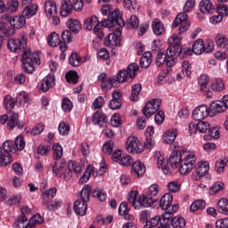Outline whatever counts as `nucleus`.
Returning a JSON list of instances; mask_svg holds the SVG:
<instances>
[{"mask_svg": "<svg viewBox=\"0 0 228 228\" xmlns=\"http://www.w3.org/2000/svg\"><path fill=\"white\" fill-rule=\"evenodd\" d=\"M196 161L197 155L195 154V151H183V159L179 165V172L181 175H188V174L193 170Z\"/></svg>", "mask_w": 228, "mask_h": 228, "instance_id": "1", "label": "nucleus"}, {"mask_svg": "<svg viewBox=\"0 0 228 228\" xmlns=\"http://www.w3.org/2000/svg\"><path fill=\"white\" fill-rule=\"evenodd\" d=\"M33 61H35L37 65H40V54L38 52L31 53V50H25L22 54L21 62L22 69L27 74H32L35 71Z\"/></svg>", "mask_w": 228, "mask_h": 228, "instance_id": "2", "label": "nucleus"}, {"mask_svg": "<svg viewBox=\"0 0 228 228\" xmlns=\"http://www.w3.org/2000/svg\"><path fill=\"white\" fill-rule=\"evenodd\" d=\"M84 28L87 31H94L98 38L104 37L102 31V24L99 21V18L95 15L91 16L84 20Z\"/></svg>", "mask_w": 228, "mask_h": 228, "instance_id": "3", "label": "nucleus"}, {"mask_svg": "<svg viewBox=\"0 0 228 228\" xmlns=\"http://www.w3.org/2000/svg\"><path fill=\"white\" fill-rule=\"evenodd\" d=\"M102 31L104 28H113V26H119V28H123L126 26L124 20L122 19V15L120 14V10H114L109 16L108 19L102 20Z\"/></svg>", "mask_w": 228, "mask_h": 228, "instance_id": "4", "label": "nucleus"}, {"mask_svg": "<svg viewBox=\"0 0 228 228\" xmlns=\"http://www.w3.org/2000/svg\"><path fill=\"white\" fill-rule=\"evenodd\" d=\"M140 67L136 63H131L126 67V69H120L118 72L116 82L126 83L128 79L136 77V72H138Z\"/></svg>", "mask_w": 228, "mask_h": 228, "instance_id": "5", "label": "nucleus"}, {"mask_svg": "<svg viewBox=\"0 0 228 228\" xmlns=\"http://www.w3.org/2000/svg\"><path fill=\"white\" fill-rule=\"evenodd\" d=\"M7 46L12 53H20L28 46V37L26 35H21L19 38L9 39Z\"/></svg>", "mask_w": 228, "mask_h": 228, "instance_id": "6", "label": "nucleus"}, {"mask_svg": "<svg viewBox=\"0 0 228 228\" xmlns=\"http://www.w3.org/2000/svg\"><path fill=\"white\" fill-rule=\"evenodd\" d=\"M178 33L183 35L190 29V21L188 20V14L186 12H180L175 19L172 24V28H177L179 26Z\"/></svg>", "mask_w": 228, "mask_h": 228, "instance_id": "7", "label": "nucleus"}, {"mask_svg": "<svg viewBox=\"0 0 228 228\" xmlns=\"http://www.w3.org/2000/svg\"><path fill=\"white\" fill-rule=\"evenodd\" d=\"M126 149L127 152H130L131 154H142V151H143V144L140 142V140L134 136H130L127 138L126 142Z\"/></svg>", "mask_w": 228, "mask_h": 228, "instance_id": "8", "label": "nucleus"}, {"mask_svg": "<svg viewBox=\"0 0 228 228\" xmlns=\"http://www.w3.org/2000/svg\"><path fill=\"white\" fill-rule=\"evenodd\" d=\"M161 106V100L159 99H153L150 102H148L144 108L142 109V113L146 117V118H151L158 110H159Z\"/></svg>", "mask_w": 228, "mask_h": 228, "instance_id": "9", "label": "nucleus"}, {"mask_svg": "<svg viewBox=\"0 0 228 228\" xmlns=\"http://www.w3.org/2000/svg\"><path fill=\"white\" fill-rule=\"evenodd\" d=\"M3 19L6 20V22H9L14 29H22V28L26 26V18L24 15L12 17L8 14H4Z\"/></svg>", "mask_w": 228, "mask_h": 228, "instance_id": "10", "label": "nucleus"}, {"mask_svg": "<svg viewBox=\"0 0 228 228\" xmlns=\"http://www.w3.org/2000/svg\"><path fill=\"white\" fill-rule=\"evenodd\" d=\"M81 169V165L79 163L70 160L68 163V167L64 168L61 178L65 181H70L72 178V171L75 172V174H80Z\"/></svg>", "mask_w": 228, "mask_h": 228, "instance_id": "11", "label": "nucleus"}, {"mask_svg": "<svg viewBox=\"0 0 228 228\" xmlns=\"http://www.w3.org/2000/svg\"><path fill=\"white\" fill-rule=\"evenodd\" d=\"M122 40V28L119 27L115 29L112 33L109 34L104 41V45L107 47L111 45L118 46L120 45V41Z\"/></svg>", "mask_w": 228, "mask_h": 228, "instance_id": "12", "label": "nucleus"}, {"mask_svg": "<svg viewBox=\"0 0 228 228\" xmlns=\"http://www.w3.org/2000/svg\"><path fill=\"white\" fill-rule=\"evenodd\" d=\"M192 116L194 120L202 121L204 118L211 117V110L206 105H200L193 110Z\"/></svg>", "mask_w": 228, "mask_h": 228, "instance_id": "13", "label": "nucleus"}, {"mask_svg": "<svg viewBox=\"0 0 228 228\" xmlns=\"http://www.w3.org/2000/svg\"><path fill=\"white\" fill-rule=\"evenodd\" d=\"M155 158L157 159L158 168H161L163 174H165V175H168V174H170V167H168V160L165 159V155L160 151H156Z\"/></svg>", "mask_w": 228, "mask_h": 228, "instance_id": "14", "label": "nucleus"}, {"mask_svg": "<svg viewBox=\"0 0 228 228\" xmlns=\"http://www.w3.org/2000/svg\"><path fill=\"white\" fill-rule=\"evenodd\" d=\"M181 54V49L174 51V47L167 48L166 53V65L167 67H174L177 63V56Z\"/></svg>", "mask_w": 228, "mask_h": 228, "instance_id": "15", "label": "nucleus"}, {"mask_svg": "<svg viewBox=\"0 0 228 228\" xmlns=\"http://www.w3.org/2000/svg\"><path fill=\"white\" fill-rule=\"evenodd\" d=\"M15 127H17V129H22L24 127V122L19 121V114L12 113L7 120V129L13 131Z\"/></svg>", "mask_w": 228, "mask_h": 228, "instance_id": "16", "label": "nucleus"}, {"mask_svg": "<svg viewBox=\"0 0 228 228\" xmlns=\"http://www.w3.org/2000/svg\"><path fill=\"white\" fill-rule=\"evenodd\" d=\"M92 122L94 126H99V127H106L108 118L106 114L97 110L92 117Z\"/></svg>", "mask_w": 228, "mask_h": 228, "instance_id": "17", "label": "nucleus"}, {"mask_svg": "<svg viewBox=\"0 0 228 228\" xmlns=\"http://www.w3.org/2000/svg\"><path fill=\"white\" fill-rule=\"evenodd\" d=\"M54 76L47 75L43 78V80L39 83L38 88L42 90V92H48L49 88H53L54 86Z\"/></svg>", "mask_w": 228, "mask_h": 228, "instance_id": "18", "label": "nucleus"}, {"mask_svg": "<svg viewBox=\"0 0 228 228\" xmlns=\"http://www.w3.org/2000/svg\"><path fill=\"white\" fill-rule=\"evenodd\" d=\"M183 161V151H175L170 154L169 163L173 168H177Z\"/></svg>", "mask_w": 228, "mask_h": 228, "instance_id": "19", "label": "nucleus"}, {"mask_svg": "<svg viewBox=\"0 0 228 228\" xmlns=\"http://www.w3.org/2000/svg\"><path fill=\"white\" fill-rule=\"evenodd\" d=\"M87 201H83L82 200H77L74 203L73 209L77 215H79L80 216H85L86 215V209H87Z\"/></svg>", "mask_w": 228, "mask_h": 228, "instance_id": "20", "label": "nucleus"}, {"mask_svg": "<svg viewBox=\"0 0 228 228\" xmlns=\"http://www.w3.org/2000/svg\"><path fill=\"white\" fill-rule=\"evenodd\" d=\"M147 168L145 165L142 164L141 160H137L132 164V174L137 175V177H142L145 174Z\"/></svg>", "mask_w": 228, "mask_h": 228, "instance_id": "21", "label": "nucleus"}, {"mask_svg": "<svg viewBox=\"0 0 228 228\" xmlns=\"http://www.w3.org/2000/svg\"><path fill=\"white\" fill-rule=\"evenodd\" d=\"M45 12L46 17H53V15H58V7L56 6V3L52 0H47L45 3Z\"/></svg>", "mask_w": 228, "mask_h": 228, "instance_id": "22", "label": "nucleus"}, {"mask_svg": "<svg viewBox=\"0 0 228 228\" xmlns=\"http://www.w3.org/2000/svg\"><path fill=\"white\" fill-rule=\"evenodd\" d=\"M183 38L177 34H174L172 37H170L167 40L169 44L168 49H171L173 47V51H177V49H180V53H183V47H181V41Z\"/></svg>", "mask_w": 228, "mask_h": 228, "instance_id": "23", "label": "nucleus"}, {"mask_svg": "<svg viewBox=\"0 0 228 228\" xmlns=\"http://www.w3.org/2000/svg\"><path fill=\"white\" fill-rule=\"evenodd\" d=\"M73 5L70 0H62L61 2V16L69 17L72 13Z\"/></svg>", "mask_w": 228, "mask_h": 228, "instance_id": "24", "label": "nucleus"}, {"mask_svg": "<svg viewBox=\"0 0 228 228\" xmlns=\"http://www.w3.org/2000/svg\"><path fill=\"white\" fill-rule=\"evenodd\" d=\"M174 200V196L170 193L164 194L159 200V207L161 209H172V201Z\"/></svg>", "mask_w": 228, "mask_h": 228, "instance_id": "25", "label": "nucleus"}, {"mask_svg": "<svg viewBox=\"0 0 228 228\" xmlns=\"http://www.w3.org/2000/svg\"><path fill=\"white\" fill-rule=\"evenodd\" d=\"M200 11L201 13H213L215 12V5L211 0H201L200 2Z\"/></svg>", "mask_w": 228, "mask_h": 228, "instance_id": "26", "label": "nucleus"}, {"mask_svg": "<svg viewBox=\"0 0 228 228\" xmlns=\"http://www.w3.org/2000/svg\"><path fill=\"white\" fill-rule=\"evenodd\" d=\"M210 117H215L216 113H224L225 111V105H224V102H212L210 104Z\"/></svg>", "mask_w": 228, "mask_h": 228, "instance_id": "27", "label": "nucleus"}, {"mask_svg": "<svg viewBox=\"0 0 228 228\" xmlns=\"http://www.w3.org/2000/svg\"><path fill=\"white\" fill-rule=\"evenodd\" d=\"M50 168H52V172H53L56 177H60L61 179L63 177V172L65 171V164L60 163L59 161H55L54 164H52Z\"/></svg>", "mask_w": 228, "mask_h": 228, "instance_id": "28", "label": "nucleus"}, {"mask_svg": "<svg viewBox=\"0 0 228 228\" xmlns=\"http://www.w3.org/2000/svg\"><path fill=\"white\" fill-rule=\"evenodd\" d=\"M154 202H157L156 199L148 196V194H142L139 198V208L140 206H142V208H151V206L154 205Z\"/></svg>", "mask_w": 228, "mask_h": 228, "instance_id": "29", "label": "nucleus"}, {"mask_svg": "<svg viewBox=\"0 0 228 228\" xmlns=\"http://www.w3.org/2000/svg\"><path fill=\"white\" fill-rule=\"evenodd\" d=\"M43 206H45V208L48 209V211H56L58 208H61V200L54 201L53 200H42Z\"/></svg>", "mask_w": 228, "mask_h": 228, "instance_id": "30", "label": "nucleus"}, {"mask_svg": "<svg viewBox=\"0 0 228 228\" xmlns=\"http://www.w3.org/2000/svg\"><path fill=\"white\" fill-rule=\"evenodd\" d=\"M151 28L154 35H156L157 37H159L163 35V31H165V25H163L161 20H159V19H155L151 22Z\"/></svg>", "mask_w": 228, "mask_h": 228, "instance_id": "31", "label": "nucleus"}, {"mask_svg": "<svg viewBox=\"0 0 228 228\" xmlns=\"http://www.w3.org/2000/svg\"><path fill=\"white\" fill-rule=\"evenodd\" d=\"M177 134L178 132L175 128L167 130L163 137L164 143H174V142H175V138H177Z\"/></svg>", "mask_w": 228, "mask_h": 228, "instance_id": "32", "label": "nucleus"}, {"mask_svg": "<svg viewBox=\"0 0 228 228\" xmlns=\"http://www.w3.org/2000/svg\"><path fill=\"white\" fill-rule=\"evenodd\" d=\"M139 63L142 69L151 67L152 63V53L151 52H145L141 57Z\"/></svg>", "mask_w": 228, "mask_h": 228, "instance_id": "33", "label": "nucleus"}, {"mask_svg": "<svg viewBox=\"0 0 228 228\" xmlns=\"http://www.w3.org/2000/svg\"><path fill=\"white\" fill-rule=\"evenodd\" d=\"M209 172V163L207 161L199 162L196 166V173L199 177L206 175Z\"/></svg>", "mask_w": 228, "mask_h": 228, "instance_id": "34", "label": "nucleus"}, {"mask_svg": "<svg viewBox=\"0 0 228 228\" xmlns=\"http://www.w3.org/2000/svg\"><path fill=\"white\" fill-rule=\"evenodd\" d=\"M118 213L121 216H124L125 220H134V216L129 214V209H127V204L126 202L119 205Z\"/></svg>", "mask_w": 228, "mask_h": 228, "instance_id": "35", "label": "nucleus"}, {"mask_svg": "<svg viewBox=\"0 0 228 228\" xmlns=\"http://www.w3.org/2000/svg\"><path fill=\"white\" fill-rule=\"evenodd\" d=\"M13 161V159L12 158V155L8 152L3 153V149L0 147V165L2 167H8L10 163Z\"/></svg>", "mask_w": 228, "mask_h": 228, "instance_id": "36", "label": "nucleus"}, {"mask_svg": "<svg viewBox=\"0 0 228 228\" xmlns=\"http://www.w3.org/2000/svg\"><path fill=\"white\" fill-rule=\"evenodd\" d=\"M138 197V191H132L128 193V202L134 206V209L140 208V199Z\"/></svg>", "mask_w": 228, "mask_h": 228, "instance_id": "37", "label": "nucleus"}, {"mask_svg": "<svg viewBox=\"0 0 228 228\" xmlns=\"http://www.w3.org/2000/svg\"><path fill=\"white\" fill-rule=\"evenodd\" d=\"M208 135H204V140H211V138L218 140L220 138V128L218 126L208 128Z\"/></svg>", "mask_w": 228, "mask_h": 228, "instance_id": "38", "label": "nucleus"}, {"mask_svg": "<svg viewBox=\"0 0 228 228\" xmlns=\"http://www.w3.org/2000/svg\"><path fill=\"white\" fill-rule=\"evenodd\" d=\"M204 51V40L197 39L192 45V53H194V54L200 55Z\"/></svg>", "mask_w": 228, "mask_h": 228, "instance_id": "39", "label": "nucleus"}, {"mask_svg": "<svg viewBox=\"0 0 228 228\" xmlns=\"http://www.w3.org/2000/svg\"><path fill=\"white\" fill-rule=\"evenodd\" d=\"M217 210L222 215H226L228 216V200L226 198H222L217 202Z\"/></svg>", "mask_w": 228, "mask_h": 228, "instance_id": "40", "label": "nucleus"}, {"mask_svg": "<svg viewBox=\"0 0 228 228\" xmlns=\"http://www.w3.org/2000/svg\"><path fill=\"white\" fill-rule=\"evenodd\" d=\"M13 145L15 152H17V151H24L26 147L24 136L22 134L18 135L14 140Z\"/></svg>", "mask_w": 228, "mask_h": 228, "instance_id": "41", "label": "nucleus"}, {"mask_svg": "<svg viewBox=\"0 0 228 228\" xmlns=\"http://www.w3.org/2000/svg\"><path fill=\"white\" fill-rule=\"evenodd\" d=\"M67 26L72 33H79L81 30V23L77 20H69L67 21Z\"/></svg>", "mask_w": 228, "mask_h": 228, "instance_id": "42", "label": "nucleus"}, {"mask_svg": "<svg viewBox=\"0 0 228 228\" xmlns=\"http://www.w3.org/2000/svg\"><path fill=\"white\" fill-rule=\"evenodd\" d=\"M92 186H90L89 184L85 185L80 191L81 200H83L84 202H88L90 200Z\"/></svg>", "mask_w": 228, "mask_h": 228, "instance_id": "43", "label": "nucleus"}, {"mask_svg": "<svg viewBox=\"0 0 228 228\" xmlns=\"http://www.w3.org/2000/svg\"><path fill=\"white\" fill-rule=\"evenodd\" d=\"M225 89V84L221 78H216L211 85L213 92H223Z\"/></svg>", "mask_w": 228, "mask_h": 228, "instance_id": "44", "label": "nucleus"}, {"mask_svg": "<svg viewBox=\"0 0 228 228\" xmlns=\"http://www.w3.org/2000/svg\"><path fill=\"white\" fill-rule=\"evenodd\" d=\"M171 225L173 228H184L186 227V220L182 216H175L171 220Z\"/></svg>", "mask_w": 228, "mask_h": 228, "instance_id": "45", "label": "nucleus"}, {"mask_svg": "<svg viewBox=\"0 0 228 228\" xmlns=\"http://www.w3.org/2000/svg\"><path fill=\"white\" fill-rule=\"evenodd\" d=\"M16 102L11 95H6L4 97V107L7 111H12L15 108Z\"/></svg>", "mask_w": 228, "mask_h": 228, "instance_id": "46", "label": "nucleus"}, {"mask_svg": "<svg viewBox=\"0 0 228 228\" xmlns=\"http://www.w3.org/2000/svg\"><path fill=\"white\" fill-rule=\"evenodd\" d=\"M38 10V5L32 4V5H27L26 8L23 10V17H33L37 13V11Z\"/></svg>", "mask_w": 228, "mask_h": 228, "instance_id": "47", "label": "nucleus"}, {"mask_svg": "<svg viewBox=\"0 0 228 228\" xmlns=\"http://www.w3.org/2000/svg\"><path fill=\"white\" fill-rule=\"evenodd\" d=\"M206 208V201L204 200H197L193 201L190 207V209L192 213L204 209Z\"/></svg>", "mask_w": 228, "mask_h": 228, "instance_id": "48", "label": "nucleus"}, {"mask_svg": "<svg viewBox=\"0 0 228 228\" xmlns=\"http://www.w3.org/2000/svg\"><path fill=\"white\" fill-rule=\"evenodd\" d=\"M47 44L50 47H56L60 44V37L56 32H52L47 37Z\"/></svg>", "mask_w": 228, "mask_h": 228, "instance_id": "49", "label": "nucleus"}, {"mask_svg": "<svg viewBox=\"0 0 228 228\" xmlns=\"http://www.w3.org/2000/svg\"><path fill=\"white\" fill-rule=\"evenodd\" d=\"M117 79L114 77H107L104 82H102V90H111L115 86Z\"/></svg>", "mask_w": 228, "mask_h": 228, "instance_id": "50", "label": "nucleus"}, {"mask_svg": "<svg viewBox=\"0 0 228 228\" xmlns=\"http://www.w3.org/2000/svg\"><path fill=\"white\" fill-rule=\"evenodd\" d=\"M53 158L54 159H60L63 158V147L60 143H54L53 145Z\"/></svg>", "mask_w": 228, "mask_h": 228, "instance_id": "51", "label": "nucleus"}, {"mask_svg": "<svg viewBox=\"0 0 228 228\" xmlns=\"http://www.w3.org/2000/svg\"><path fill=\"white\" fill-rule=\"evenodd\" d=\"M177 209H179V205L175 204L171 207V208L167 209L163 214L161 218H164L165 220H170L172 218V215L174 213H176Z\"/></svg>", "mask_w": 228, "mask_h": 228, "instance_id": "52", "label": "nucleus"}, {"mask_svg": "<svg viewBox=\"0 0 228 228\" xmlns=\"http://www.w3.org/2000/svg\"><path fill=\"white\" fill-rule=\"evenodd\" d=\"M228 166V159L223 158L219 161L216 162V171L217 174H222L224 172V169Z\"/></svg>", "mask_w": 228, "mask_h": 228, "instance_id": "53", "label": "nucleus"}, {"mask_svg": "<svg viewBox=\"0 0 228 228\" xmlns=\"http://www.w3.org/2000/svg\"><path fill=\"white\" fill-rule=\"evenodd\" d=\"M216 44L218 47H227L228 38L223 34H217L216 37Z\"/></svg>", "mask_w": 228, "mask_h": 228, "instance_id": "54", "label": "nucleus"}, {"mask_svg": "<svg viewBox=\"0 0 228 228\" xmlns=\"http://www.w3.org/2000/svg\"><path fill=\"white\" fill-rule=\"evenodd\" d=\"M142 92V84H135L132 86L131 101H136Z\"/></svg>", "mask_w": 228, "mask_h": 228, "instance_id": "55", "label": "nucleus"}, {"mask_svg": "<svg viewBox=\"0 0 228 228\" xmlns=\"http://www.w3.org/2000/svg\"><path fill=\"white\" fill-rule=\"evenodd\" d=\"M56 188H51L49 190L45 191L42 193V200H52V199H54V197H56Z\"/></svg>", "mask_w": 228, "mask_h": 228, "instance_id": "56", "label": "nucleus"}, {"mask_svg": "<svg viewBox=\"0 0 228 228\" xmlns=\"http://www.w3.org/2000/svg\"><path fill=\"white\" fill-rule=\"evenodd\" d=\"M134 163V160L133 159V157L131 155H124L120 158L118 164L121 165V167H131Z\"/></svg>", "mask_w": 228, "mask_h": 228, "instance_id": "57", "label": "nucleus"}, {"mask_svg": "<svg viewBox=\"0 0 228 228\" xmlns=\"http://www.w3.org/2000/svg\"><path fill=\"white\" fill-rule=\"evenodd\" d=\"M16 101L20 104H28L29 102V95L26 92L21 91L17 94Z\"/></svg>", "mask_w": 228, "mask_h": 228, "instance_id": "58", "label": "nucleus"}, {"mask_svg": "<svg viewBox=\"0 0 228 228\" xmlns=\"http://www.w3.org/2000/svg\"><path fill=\"white\" fill-rule=\"evenodd\" d=\"M78 77L79 76H77V72L76 71H69L66 73V80L71 85H76V83H77Z\"/></svg>", "mask_w": 228, "mask_h": 228, "instance_id": "59", "label": "nucleus"}, {"mask_svg": "<svg viewBox=\"0 0 228 228\" xmlns=\"http://www.w3.org/2000/svg\"><path fill=\"white\" fill-rule=\"evenodd\" d=\"M6 12L10 13H13L19 10V1L18 0H12L9 1L7 4V8L5 7Z\"/></svg>", "mask_w": 228, "mask_h": 228, "instance_id": "60", "label": "nucleus"}, {"mask_svg": "<svg viewBox=\"0 0 228 228\" xmlns=\"http://www.w3.org/2000/svg\"><path fill=\"white\" fill-rule=\"evenodd\" d=\"M167 189L172 193H177L181 190V183L177 181H172L167 183Z\"/></svg>", "mask_w": 228, "mask_h": 228, "instance_id": "61", "label": "nucleus"}, {"mask_svg": "<svg viewBox=\"0 0 228 228\" xmlns=\"http://www.w3.org/2000/svg\"><path fill=\"white\" fill-rule=\"evenodd\" d=\"M224 186L225 185L222 182H216V183H213V185L210 188V191H209L210 195L216 194L217 191L224 190Z\"/></svg>", "mask_w": 228, "mask_h": 228, "instance_id": "62", "label": "nucleus"}, {"mask_svg": "<svg viewBox=\"0 0 228 228\" xmlns=\"http://www.w3.org/2000/svg\"><path fill=\"white\" fill-rule=\"evenodd\" d=\"M158 225H159V216H156L150 219V221L146 223L143 228H155L158 227Z\"/></svg>", "mask_w": 228, "mask_h": 228, "instance_id": "63", "label": "nucleus"}, {"mask_svg": "<svg viewBox=\"0 0 228 228\" xmlns=\"http://www.w3.org/2000/svg\"><path fill=\"white\" fill-rule=\"evenodd\" d=\"M199 133H208L209 131V124L206 121H198L197 124Z\"/></svg>", "mask_w": 228, "mask_h": 228, "instance_id": "64", "label": "nucleus"}]
</instances>
